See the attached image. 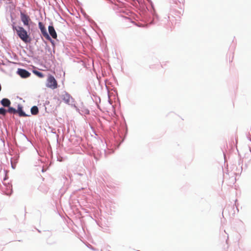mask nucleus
Masks as SVG:
<instances>
[{
    "label": "nucleus",
    "mask_w": 251,
    "mask_h": 251,
    "mask_svg": "<svg viewBox=\"0 0 251 251\" xmlns=\"http://www.w3.org/2000/svg\"><path fill=\"white\" fill-rule=\"evenodd\" d=\"M17 73L21 77L23 78H27L30 75V73L29 72L23 69H18Z\"/></svg>",
    "instance_id": "6"
},
{
    "label": "nucleus",
    "mask_w": 251,
    "mask_h": 251,
    "mask_svg": "<svg viewBox=\"0 0 251 251\" xmlns=\"http://www.w3.org/2000/svg\"><path fill=\"white\" fill-rule=\"evenodd\" d=\"M1 103L3 106L9 107L11 104V102L8 99H3L1 100Z\"/></svg>",
    "instance_id": "8"
},
{
    "label": "nucleus",
    "mask_w": 251,
    "mask_h": 251,
    "mask_svg": "<svg viewBox=\"0 0 251 251\" xmlns=\"http://www.w3.org/2000/svg\"><path fill=\"white\" fill-rule=\"evenodd\" d=\"M7 111L3 108H0V114L5 115Z\"/></svg>",
    "instance_id": "13"
},
{
    "label": "nucleus",
    "mask_w": 251,
    "mask_h": 251,
    "mask_svg": "<svg viewBox=\"0 0 251 251\" xmlns=\"http://www.w3.org/2000/svg\"><path fill=\"white\" fill-rule=\"evenodd\" d=\"M61 98L63 101L68 104H70L73 102V98L72 96L67 93H65L61 96Z\"/></svg>",
    "instance_id": "4"
},
{
    "label": "nucleus",
    "mask_w": 251,
    "mask_h": 251,
    "mask_svg": "<svg viewBox=\"0 0 251 251\" xmlns=\"http://www.w3.org/2000/svg\"><path fill=\"white\" fill-rule=\"evenodd\" d=\"M39 112L38 108L36 106H34L31 108V113L32 115H37Z\"/></svg>",
    "instance_id": "10"
},
{
    "label": "nucleus",
    "mask_w": 251,
    "mask_h": 251,
    "mask_svg": "<svg viewBox=\"0 0 251 251\" xmlns=\"http://www.w3.org/2000/svg\"><path fill=\"white\" fill-rule=\"evenodd\" d=\"M20 17L21 20L23 23L24 25L25 26H27L28 27H29L30 25L29 23L31 22V19L28 15L27 14L21 12L20 13Z\"/></svg>",
    "instance_id": "3"
},
{
    "label": "nucleus",
    "mask_w": 251,
    "mask_h": 251,
    "mask_svg": "<svg viewBox=\"0 0 251 251\" xmlns=\"http://www.w3.org/2000/svg\"><path fill=\"white\" fill-rule=\"evenodd\" d=\"M46 86L47 87L52 89H55L57 88V82L53 76L51 75L49 76L47 79Z\"/></svg>",
    "instance_id": "2"
},
{
    "label": "nucleus",
    "mask_w": 251,
    "mask_h": 251,
    "mask_svg": "<svg viewBox=\"0 0 251 251\" xmlns=\"http://www.w3.org/2000/svg\"><path fill=\"white\" fill-rule=\"evenodd\" d=\"M1 85L0 84V91H1Z\"/></svg>",
    "instance_id": "14"
},
{
    "label": "nucleus",
    "mask_w": 251,
    "mask_h": 251,
    "mask_svg": "<svg viewBox=\"0 0 251 251\" xmlns=\"http://www.w3.org/2000/svg\"><path fill=\"white\" fill-rule=\"evenodd\" d=\"M33 73L34 74H35L36 75H37L38 77L40 78H42L44 76V75L42 73L38 72L37 71H34Z\"/></svg>",
    "instance_id": "11"
},
{
    "label": "nucleus",
    "mask_w": 251,
    "mask_h": 251,
    "mask_svg": "<svg viewBox=\"0 0 251 251\" xmlns=\"http://www.w3.org/2000/svg\"><path fill=\"white\" fill-rule=\"evenodd\" d=\"M39 27L43 34V35L47 39H50V37L46 31V29L42 22H39L38 24Z\"/></svg>",
    "instance_id": "5"
},
{
    "label": "nucleus",
    "mask_w": 251,
    "mask_h": 251,
    "mask_svg": "<svg viewBox=\"0 0 251 251\" xmlns=\"http://www.w3.org/2000/svg\"><path fill=\"white\" fill-rule=\"evenodd\" d=\"M7 111L10 113H17L16 109L13 107H9Z\"/></svg>",
    "instance_id": "12"
},
{
    "label": "nucleus",
    "mask_w": 251,
    "mask_h": 251,
    "mask_svg": "<svg viewBox=\"0 0 251 251\" xmlns=\"http://www.w3.org/2000/svg\"><path fill=\"white\" fill-rule=\"evenodd\" d=\"M49 32L50 36L54 39H56L57 38V34L54 29V28L52 25H50L48 27Z\"/></svg>",
    "instance_id": "7"
},
{
    "label": "nucleus",
    "mask_w": 251,
    "mask_h": 251,
    "mask_svg": "<svg viewBox=\"0 0 251 251\" xmlns=\"http://www.w3.org/2000/svg\"><path fill=\"white\" fill-rule=\"evenodd\" d=\"M13 29L16 31L17 35L23 42L27 43L30 41L29 36L24 27L20 26H13Z\"/></svg>",
    "instance_id": "1"
},
{
    "label": "nucleus",
    "mask_w": 251,
    "mask_h": 251,
    "mask_svg": "<svg viewBox=\"0 0 251 251\" xmlns=\"http://www.w3.org/2000/svg\"><path fill=\"white\" fill-rule=\"evenodd\" d=\"M17 113L19 114V115L21 117H26L27 115L23 112L22 109V107L20 105H19L18 107L17 110H16Z\"/></svg>",
    "instance_id": "9"
}]
</instances>
